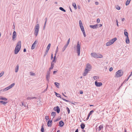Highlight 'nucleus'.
I'll return each instance as SVG.
<instances>
[{
    "instance_id": "nucleus-1",
    "label": "nucleus",
    "mask_w": 132,
    "mask_h": 132,
    "mask_svg": "<svg viewBox=\"0 0 132 132\" xmlns=\"http://www.w3.org/2000/svg\"><path fill=\"white\" fill-rule=\"evenodd\" d=\"M92 67L91 65L89 63L86 64V67L83 73V75L84 76H86L88 73V72L90 71L92 69Z\"/></svg>"
},
{
    "instance_id": "nucleus-2",
    "label": "nucleus",
    "mask_w": 132,
    "mask_h": 132,
    "mask_svg": "<svg viewBox=\"0 0 132 132\" xmlns=\"http://www.w3.org/2000/svg\"><path fill=\"white\" fill-rule=\"evenodd\" d=\"M21 41H19L17 43L14 50L15 54H17L20 51L21 47Z\"/></svg>"
},
{
    "instance_id": "nucleus-3",
    "label": "nucleus",
    "mask_w": 132,
    "mask_h": 132,
    "mask_svg": "<svg viewBox=\"0 0 132 132\" xmlns=\"http://www.w3.org/2000/svg\"><path fill=\"white\" fill-rule=\"evenodd\" d=\"M79 23L80 28L83 33L84 36V37H85L86 36V35L85 32L84 28L83 26L82 22L81 20H80L79 21Z\"/></svg>"
},
{
    "instance_id": "nucleus-4",
    "label": "nucleus",
    "mask_w": 132,
    "mask_h": 132,
    "mask_svg": "<svg viewBox=\"0 0 132 132\" xmlns=\"http://www.w3.org/2000/svg\"><path fill=\"white\" fill-rule=\"evenodd\" d=\"M123 73V72L122 70H119L116 72L115 77H121L122 76Z\"/></svg>"
},
{
    "instance_id": "nucleus-5",
    "label": "nucleus",
    "mask_w": 132,
    "mask_h": 132,
    "mask_svg": "<svg viewBox=\"0 0 132 132\" xmlns=\"http://www.w3.org/2000/svg\"><path fill=\"white\" fill-rule=\"evenodd\" d=\"M39 24H37L35 26L34 29V34L36 37H37L38 35L39 31Z\"/></svg>"
},
{
    "instance_id": "nucleus-6",
    "label": "nucleus",
    "mask_w": 132,
    "mask_h": 132,
    "mask_svg": "<svg viewBox=\"0 0 132 132\" xmlns=\"http://www.w3.org/2000/svg\"><path fill=\"white\" fill-rule=\"evenodd\" d=\"M91 55L93 57L96 58H101L103 57V56L102 55L100 54L99 55H98L95 53H92Z\"/></svg>"
},
{
    "instance_id": "nucleus-7",
    "label": "nucleus",
    "mask_w": 132,
    "mask_h": 132,
    "mask_svg": "<svg viewBox=\"0 0 132 132\" xmlns=\"http://www.w3.org/2000/svg\"><path fill=\"white\" fill-rule=\"evenodd\" d=\"M76 50L78 56H79L80 52V45L79 44V41H78L77 43Z\"/></svg>"
},
{
    "instance_id": "nucleus-8",
    "label": "nucleus",
    "mask_w": 132,
    "mask_h": 132,
    "mask_svg": "<svg viewBox=\"0 0 132 132\" xmlns=\"http://www.w3.org/2000/svg\"><path fill=\"white\" fill-rule=\"evenodd\" d=\"M95 86L97 87H100L102 85V82H98L97 80L95 81Z\"/></svg>"
},
{
    "instance_id": "nucleus-9",
    "label": "nucleus",
    "mask_w": 132,
    "mask_h": 132,
    "mask_svg": "<svg viewBox=\"0 0 132 132\" xmlns=\"http://www.w3.org/2000/svg\"><path fill=\"white\" fill-rule=\"evenodd\" d=\"M54 110L56 111L58 113H59L60 111V109L59 106L54 107Z\"/></svg>"
},
{
    "instance_id": "nucleus-10",
    "label": "nucleus",
    "mask_w": 132,
    "mask_h": 132,
    "mask_svg": "<svg viewBox=\"0 0 132 132\" xmlns=\"http://www.w3.org/2000/svg\"><path fill=\"white\" fill-rule=\"evenodd\" d=\"M50 70L48 71L47 72V74L46 75V78L47 80L49 82V79L50 77Z\"/></svg>"
},
{
    "instance_id": "nucleus-11",
    "label": "nucleus",
    "mask_w": 132,
    "mask_h": 132,
    "mask_svg": "<svg viewBox=\"0 0 132 132\" xmlns=\"http://www.w3.org/2000/svg\"><path fill=\"white\" fill-rule=\"evenodd\" d=\"M16 36V32L15 31H14L12 35V40H15V39Z\"/></svg>"
},
{
    "instance_id": "nucleus-12",
    "label": "nucleus",
    "mask_w": 132,
    "mask_h": 132,
    "mask_svg": "<svg viewBox=\"0 0 132 132\" xmlns=\"http://www.w3.org/2000/svg\"><path fill=\"white\" fill-rule=\"evenodd\" d=\"M38 43V41L37 40H36L35 42H34V43L32 44V45L31 47V50H33L35 48V47L34 46L35 45V44H37Z\"/></svg>"
},
{
    "instance_id": "nucleus-13",
    "label": "nucleus",
    "mask_w": 132,
    "mask_h": 132,
    "mask_svg": "<svg viewBox=\"0 0 132 132\" xmlns=\"http://www.w3.org/2000/svg\"><path fill=\"white\" fill-rule=\"evenodd\" d=\"M98 25L97 24H96L94 25H90L89 27L91 28L94 29H96L98 28Z\"/></svg>"
},
{
    "instance_id": "nucleus-14",
    "label": "nucleus",
    "mask_w": 132,
    "mask_h": 132,
    "mask_svg": "<svg viewBox=\"0 0 132 132\" xmlns=\"http://www.w3.org/2000/svg\"><path fill=\"white\" fill-rule=\"evenodd\" d=\"M52 120H49L47 122V125L48 127H51L52 126Z\"/></svg>"
},
{
    "instance_id": "nucleus-15",
    "label": "nucleus",
    "mask_w": 132,
    "mask_h": 132,
    "mask_svg": "<svg viewBox=\"0 0 132 132\" xmlns=\"http://www.w3.org/2000/svg\"><path fill=\"white\" fill-rule=\"evenodd\" d=\"M64 125V123L62 120L60 121L59 123V126L62 127Z\"/></svg>"
},
{
    "instance_id": "nucleus-16",
    "label": "nucleus",
    "mask_w": 132,
    "mask_h": 132,
    "mask_svg": "<svg viewBox=\"0 0 132 132\" xmlns=\"http://www.w3.org/2000/svg\"><path fill=\"white\" fill-rule=\"evenodd\" d=\"M103 125L102 124L101 125L98 127V131H99L103 129Z\"/></svg>"
},
{
    "instance_id": "nucleus-17",
    "label": "nucleus",
    "mask_w": 132,
    "mask_h": 132,
    "mask_svg": "<svg viewBox=\"0 0 132 132\" xmlns=\"http://www.w3.org/2000/svg\"><path fill=\"white\" fill-rule=\"evenodd\" d=\"M124 34L125 36L126 37H128V32L127 31L126 29H125L124 31Z\"/></svg>"
},
{
    "instance_id": "nucleus-18",
    "label": "nucleus",
    "mask_w": 132,
    "mask_h": 132,
    "mask_svg": "<svg viewBox=\"0 0 132 132\" xmlns=\"http://www.w3.org/2000/svg\"><path fill=\"white\" fill-rule=\"evenodd\" d=\"M2 100L4 101H6L7 100V99L5 97H3L2 96H0V100Z\"/></svg>"
},
{
    "instance_id": "nucleus-19",
    "label": "nucleus",
    "mask_w": 132,
    "mask_h": 132,
    "mask_svg": "<svg viewBox=\"0 0 132 132\" xmlns=\"http://www.w3.org/2000/svg\"><path fill=\"white\" fill-rule=\"evenodd\" d=\"M44 20H45V23H44V28H43V29H45V27H46V22H47V18H46Z\"/></svg>"
},
{
    "instance_id": "nucleus-20",
    "label": "nucleus",
    "mask_w": 132,
    "mask_h": 132,
    "mask_svg": "<svg viewBox=\"0 0 132 132\" xmlns=\"http://www.w3.org/2000/svg\"><path fill=\"white\" fill-rule=\"evenodd\" d=\"M117 40V38L116 37L110 40V41L112 43V44L114 42L116 41Z\"/></svg>"
},
{
    "instance_id": "nucleus-21",
    "label": "nucleus",
    "mask_w": 132,
    "mask_h": 132,
    "mask_svg": "<svg viewBox=\"0 0 132 132\" xmlns=\"http://www.w3.org/2000/svg\"><path fill=\"white\" fill-rule=\"evenodd\" d=\"M80 126L81 128L83 130L84 128L85 127V125L84 123H82L81 124Z\"/></svg>"
},
{
    "instance_id": "nucleus-22",
    "label": "nucleus",
    "mask_w": 132,
    "mask_h": 132,
    "mask_svg": "<svg viewBox=\"0 0 132 132\" xmlns=\"http://www.w3.org/2000/svg\"><path fill=\"white\" fill-rule=\"evenodd\" d=\"M40 131L42 132H44V125L42 124Z\"/></svg>"
},
{
    "instance_id": "nucleus-23",
    "label": "nucleus",
    "mask_w": 132,
    "mask_h": 132,
    "mask_svg": "<svg viewBox=\"0 0 132 132\" xmlns=\"http://www.w3.org/2000/svg\"><path fill=\"white\" fill-rule=\"evenodd\" d=\"M112 44V43L111 42L110 40V41L106 43V45L107 46H109Z\"/></svg>"
},
{
    "instance_id": "nucleus-24",
    "label": "nucleus",
    "mask_w": 132,
    "mask_h": 132,
    "mask_svg": "<svg viewBox=\"0 0 132 132\" xmlns=\"http://www.w3.org/2000/svg\"><path fill=\"white\" fill-rule=\"evenodd\" d=\"M68 45H67L66 44H65L63 48L62 49V51L63 52L66 49V48H67V46Z\"/></svg>"
},
{
    "instance_id": "nucleus-25",
    "label": "nucleus",
    "mask_w": 132,
    "mask_h": 132,
    "mask_svg": "<svg viewBox=\"0 0 132 132\" xmlns=\"http://www.w3.org/2000/svg\"><path fill=\"white\" fill-rule=\"evenodd\" d=\"M19 65L18 64L16 65L15 69V71L16 72H17L19 70Z\"/></svg>"
},
{
    "instance_id": "nucleus-26",
    "label": "nucleus",
    "mask_w": 132,
    "mask_h": 132,
    "mask_svg": "<svg viewBox=\"0 0 132 132\" xmlns=\"http://www.w3.org/2000/svg\"><path fill=\"white\" fill-rule=\"evenodd\" d=\"M126 43L127 44H128L129 43V39L128 37H126Z\"/></svg>"
},
{
    "instance_id": "nucleus-27",
    "label": "nucleus",
    "mask_w": 132,
    "mask_h": 132,
    "mask_svg": "<svg viewBox=\"0 0 132 132\" xmlns=\"http://www.w3.org/2000/svg\"><path fill=\"white\" fill-rule=\"evenodd\" d=\"M54 84L55 85V86L57 88H59V85H60L59 83L57 82H55L54 83Z\"/></svg>"
},
{
    "instance_id": "nucleus-28",
    "label": "nucleus",
    "mask_w": 132,
    "mask_h": 132,
    "mask_svg": "<svg viewBox=\"0 0 132 132\" xmlns=\"http://www.w3.org/2000/svg\"><path fill=\"white\" fill-rule=\"evenodd\" d=\"M55 94L56 96H57V97L61 98V95L60 94L57 93L55 92Z\"/></svg>"
},
{
    "instance_id": "nucleus-29",
    "label": "nucleus",
    "mask_w": 132,
    "mask_h": 132,
    "mask_svg": "<svg viewBox=\"0 0 132 132\" xmlns=\"http://www.w3.org/2000/svg\"><path fill=\"white\" fill-rule=\"evenodd\" d=\"M54 63H53L52 62H51V67L50 68V70L51 69H52L54 67Z\"/></svg>"
},
{
    "instance_id": "nucleus-30",
    "label": "nucleus",
    "mask_w": 132,
    "mask_h": 132,
    "mask_svg": "<svg viewBox=\"0 0 132 132\" xmlns=\"http://www.w3.org/2000/svg\"><path fill=\"white\" fill-rule=\"evenodd\" d=\"M0 103H2V104H3L4 105H5L7 103V102H4L3 101H0Z\"/></svg>"
},
{
    "instance_id": "nucleus-31",
    "label": "nucleus",
    "mask_w": 132,
    "mask_h": 132,
    "mask_svg": "<svg viewBox=\"0 0 132 132\" xmlns=\"http://www.w3.org/2000/svg\"><path fill=\"white\" fill-rule=\"evenodd\" d=\"M56 113L55 112H52L51 113V116H53V118H54L56 115Z\"/></svg>"
},
{
    "instance_id": "nucleus-32",
    "label": "nucleus",
    "mask_w": 132,
    "mask_h": 132,
    "mask_svg": "<svg viewBox=\"0 0 132 132\" xmlns=\"http://www.w3.org/2000/svg\"><path fill=\"white\" fill-rule=\"evenodd\" d=\"M15 85V83H12L8 87L10 89L12 88Z\"/></svg>"
},
{
    "instance_id": "nucleus-33",
    "label": "nucleus",
    "mask_w": 132,
    "mask_h": 132,
    "mask_svg": "<svg viewBox=\"0 0 132 132\" xmlns=\"http://www.w3.org/2000/svg\"><path fill=\"white\" fill-rule=\"evenodd\" d=\"M131 0H127L126 3V6L128 5L130 3V1Z\"/></svg>"
},
{
    "instance_id": "nucleus-34",
    "label": "nucleus",
    "mask_w": 132,
    "mask_h": 132,
    "mask_svg": "<svg viewBox=\"0 0 132 132\" xmlns=\"http://www.w3.org/2000/svg\"><path fill=\"white\" fill-rule=\"evenodd\" d=\"M59 9L61 11H63L64 12H66V10H64L63 7H59Z\"/></svg>"
},
{
    "instance_id": "nucleus-35",
    "label": "nucleus",
    "mask_w": 132,
    "mask_h": 132,
    "mask_svg": "<svg viewBox=\"0 0 132 132\" xmlns=\"http://www.w3.org/2000/svg\"><path fill=\"white\" fill-rule=\"evenodd\" d=\"M72 5L74 7V8L76 9H77V6L76 4L75 3H72Z\"/></svg>"
},
{
    "instance_id": "nucleus-36",
    "label": "nucleus",
    "mask_w": 132,
    "mask_h": 132,
    "mask_svg": "<svg viewBox=\"0 0 132 132\" xmlns=\"http://www.w3.org/2000/svg\"><path fill=\"white\" fill-rule=\"evenodd\" d=\"M51 45V44L50 43H49L47 47V50H49L50 49V46Z\"/></svg>"
},
{
    "instance_id": "nucleus-37",
    "label": "nucleus",
    "mask_w": 132,
    "mask_h": 132,
    "mask_svg": "<svg viewBox=\"0 0 132 132\" xmlns=\"http://www.w3.org/2000/svg\"><path fill=\"white\" fill-rule=\"evenodd\" d=\"M49 50H47L46 49V51L45 53V54L44 55V57L45 56L47 55V54L48 52V51Z\"/></svg>"
},
{
    "instance_id": "nucleus-38",
    "label": "nucleus",
    "mask_w": 132,
    "mask_h": 132,
    "mask_svg": "<svg viewBox=\"0 0 132 132\" xmlns=\"http://www.w3.org/2000/svg\"><path fill=\"white\" fill-rule=\"evenodd\" d=\"M93 78L95 80H96L99 79V77L97 76H94L93 77Z\"/></svg>"
},
{
    "instance_id": "nucleus-39",
    "label": "nucleus",
    "mask_w": 132,
    "mask_h": 132,
    "mask_svg": "<svg viewBox=\"0 0 132 132\" xmlns=\"http://www.w3.org/2000/svg\"><path fill=\"white\" fill-rule=\"evenodd\" d=\"M9 89H10V88H9V87H8L5 88L3 90V91H6L7 90H8Z\"/></svg>"
},
{
    "instance_id": "nucleus-40",
    "label": "nucleus",
    "mask_w": 132,
    "mask_h": 132,
    "mask_svg": "<svg viewBox=\"0 0 132 132\" xmlns=\"http://www.w3.org/2000/svg\"><path fill=\"white\" fill-rule=\"evenodd\" d=\"M94 112V111L93 110H92L89 113V115L90 116L91 115L92 113Z\"/></svg>"
},
{
    "instance_id": "nucleus-41",
    "label": "nucleus",
    "mask_w": 132,
    "mask_h": 132,
    "mask_svg": "<svg viewBox=\"0 0 132 132\" xmlns=\"http://www.w3.org/2000/svg\"><path fill=\"white\" fill-rule=\"evenodd\" d=\"M66 109L67 110L68 114H69L70 113V110L69 108L68 107H67Z\"/></svg>"
},
{
    "instance_id": "nucleus-42",
    "label": "nucleus",
    "mask_w": 132,
    "mask_h": 132,
    "mask_svg": "<svg viewBox=\"0 0 132 132\" xmlns=\"http://www.w3.org/2000/svg\"><path fill=\"white\" fill-rule=\"evenodd\" d=\"M116 8L118 10H119L120 9V7L118 5H117L116 6Z\"/></svg>"
},
{
    "instance_id": "nucleus-43",
    "label": "nucleus",
    "mask_w": 132,
    "mask_h": 132,
    "mask_svg": "<svg viewBox=\"0 0 132 132\" xmlns=\"http://www.w3.org/2000/svg\"><path fill=\"white\" fill-rule=\"evenodd\" d=\"M70 38H69L68 39L67 42V44H66L67 45H68L69 43L70 42Z\"/></svg>"
},
{
    "instance_id": "nucleus-44",
    "label": "nucleus",
    "mask_w": 132,
    "mask_h": 132,
    "mask_svg": "<svg viewBox=\"0 0 132 132\" xmlns=\"http://www.w3.org/2000/svg\"><path fill=\"white\" fill-rule=\"evenodd\" d=\"M45 119L46 120H48L49 119V117L48 116H46L45 117Z\"/></svg>"
},
{
    "instance_id": "nucleus-45",
    "label": "nucleus",
    "mask_w": 132,
    "mask_h": 132,
    "mask_svg": "<svg viewBox=\"0 0 132 132\" xmlns=\"http://www.w3.org/2000/svg\"><path fill=\"white\" fill-rule=\"evenodd\" d=\"M22 106H24V107H26V104H24V102H22Z\"/></svg>"
},
{
    "instance_id": "nucleus-46",
    "label": "nucleus",
    "mask_w": 132,
    "mask_h": 132,
    "mask_svg": "<svg viewBox=\"0 0 132 132\" xmlns=\"http://www.w3.org/2000/svg\"><path fill=\"white\" fill-rule=\"evenodd\" d=\"M35 75V73L32 72H30V75L31 76H34Z\"/></svg>"
},
{
    "instance_id": "nucleus-47",
    "label": "nucleus",
    "mask_w": 132,
    "mask_h": 132,
    "mask_svg": "<svg viewBox=\"0 0 132 132\" xmlns=\"http://www.w3.org/2000/svg\"><path fill=\"white\" fill-rule=\"evenodd\" d=\"M56 60L55 59H53V60L51 62H52L53 63V62L55 63L56 62Z\"/></svg>"
},
{
    "instance_id": "nucleus-48",
    "label": "nucleus",
    "mask_w": 132,
    "mask_h": 132,
    "mask_svg": "<svg viewBox=\"0 0 132 132\" xmlns=\"http://www.w3.org/2000/svg\"><path fill=\"white\" fill-rule=\"evenodd\" d=\"M32 99V97H28L27 98V100H31Z\"/></svg>"
},
{
    "instance_id": "nucleus-49",
    "label": "nucleus",
    "mask_w": 132,
    "mask_h": 132,
    "mask_svg": "<svg viewBox=\"0 0 132 132\" xmlns=\"http://www.w3.org/2000/svg\"><path fill=\"white\" fill-rule=\"evenodd\" d=\"M100 20L99 18H98L97 19V23H99L100 22Z\"/></svg>"
},
{
    "instance_id": "nucleus-50",
    "label": "nucleus",
    "mask_w": 132,
    "mask_h": 132,
    "mask_svg": "<svg viewBox=\"0 0 132 132\" xmlns=\"http://www.w3.org/2000/svg\"><path fill=\"white\" fill-rule=\"evenodd\" d=\"M129 77H128V78H127V79H126L124 81V82H123V83H125L127 81L128 79H129Z\"/></svg>"
},
{
    "instance_id": "nucleus-51",
    "label": "nucleus",
    "mask_w": 132,
    "mask_h": 132,
    "mask_svg": "<svg viewBox=\"0 0 132 132\" xmlns=\"http://www.w3.org/2000/svg\"><path fill=\"white\" fill-rule=\"evenodd\" d=\"M61 119V118H60L57 119L54 121V122L57 121H59V120H60Z\"/></svg>"
},
{
    "instance_id": "nucleus-52",
    "label": "nucleus",
    "mask_w": 132,
    "mask_h": 132,
    "mask_svg": "<svg viewBox=\"0 0 132 132\" xmlns=\"http://www.w3.org/2000/svg\"><path fill=\"white\" fill-rule=\"evenodd\" d=\"M58 51V47L57 46L56 48V50L55 51V52H56V53H57Z\"/></svg>"
},
{
    "instance_id": "nucleus-53",
    "label": "nucleus",
    "mask_w": 132,
    "mask_h": 132,
    "mask_svg": "<svg viewBox=\"0 0 132 132\" xmlns=\"http://www.w3.org/2000/svg\"><path fill=\"white\" fill-rule=\"evenodd\" d=\"M95 4L96 5H97L99 4L98 2H95Z\"/></svg>"
},
{
    "instance_id": "nucleus-54",
    "label": "nucleus",
    "mask_w": 132,
    "mask_h": 132,
    "mask_svg": "<svg viewBox=\"0 0 132 132\" xmlns=\"http://www.w3.org/2000/svg\"><path fill=\"white\" fill-rule=\"evenodd\" d=\"M113 70V68L112 67H111L109 69V71H111Z\"/></svg>"
},
{
    "instance_id": "nucleus-55",
    "label": "nucleus",
    "mask_w": 132,
    "mask_h": 132,
    "mask_svg": "<svg viewBox=\"0 0 132 132\" xmlns=\"http://www.w3.org/2000/svg\"><path fill=\"white\" fill-rule=\"evenodd\" d=\"M79 93L81 94H82L83 93V92L82 90H80Z\"/></svg>"
},
{
    "instance_id": "nucleus-56",
    "label": "nucleus",
    "mask_w": 132,
    "mask_h": 132,
    "mask_svg": "<svg viewBox=\"0 0 132 132\" xmlns=\"http://www.w3.org/2000/svg\"><path fill=\"white\" fill-rule=\"evenodd\" d=\"M3 73H2V72L0 73V77L3 75Z\"/></svg>"
},
{
    "instance_id": "nucleus-57",
    "label": "nucleus",
    "mask_w": 132,
    "mask_h": 132,
    "mask_svg": "<svg viewBox=\"0 0 132 132\" xmlns=\"http://www.w3.org/2000/svg\"><path fill=\"white\" fill-rule=\"evenodd\" d=\"M57 71H55L53 72V74H55L56 73Z\"/></svg>"
},
{
    "instance_id": "nucleus-58",
    "label": "nucleus",
    "mask_w": 132,
    "mask_h": 132,
    "mask_svg": "<svg viewBox=\"0 0 132 132\" xmlns=\"http://www.w3.org/2000/svg\"><path fill=\"white\" fill-rule=\"evenodd\" d=\"M23 51L24 52H26V49L25 48H24L23 49Z\"/></svg>"
},
{
    "instance_id": "nucleus-59",
    "label": "nucleus",
    "mask_w": 132,
    "mask_h": 132,
    "mask_svg": "<svg viewBox=\"0 0 132 132\" xmlns=\"http://www.w3.org/2000/svg\"><path fill=\"white\" fill-rule=\"evenodd\" d=\"M51 59H52L53 58V54L52 53L51 54Z\"/></svg>"
},
{
    "instance_id": "nucleus-60",
    "label": "nucleus",
    "mask_w": 132,
    "mask_h": 132,
    "mask_svg": "<svg viewBox=\"0 0 132 132\" xmlns=\"http://www.w3.org/2000/svg\"><path fill=\"white\" fill-rule=\"evenodd\" d=\"M75 132H78V128L76 130Z\"/></svg>"
},
{
    "instance_id": "nucleus-61",
    "label": "nucleus",
    "mask_w": 132,
    "mask_h": 132,
    "mask_svg": "<svg viewBox=\"0 0 132 132\" xmlns=\"http://www.w3.org/2000/svg\"><path fill=\"white\" fill-rule=\"evenodd\" d=\"M132 75V71L131 72L129 76V78L130 77H131Z\"/></svg>"
},
{
    "instance_id": "nucleus-62",
    "label": "nucleus",
    "mask_w": 132,
    "mask_h": 132,
    "mask_svg": "<svg viewBox=\"0 0 132 132\" xmlns=\"http://www.w3.org/2000/svg\"><path fill=\"white\" fill-rule=\"evenodd\" d=\"M64 101L66 102H69V100H68L65 99H64Z\"/></svg>"
},
{
    "instance_id": "nucleus-63",
    "label": "nucleus",
    "mask_w": 132,
    "mask_h": 132,
    "mask_svg": "<svg viewBox=\"0 0 132 132\" xmlns=\"http://www.w3.org/2000/svg\"><path fill=\"white\" fill-rule=\"evenodd\" d=\"M102 26V24H99V27H100Z\"/></svg>"
},
{
    "instance_id": "nucleus-64",
    "label": "nucleus",
    "mask_w": 132,
    "mask_h": 132,
    "mask_svg": "<svg viewBox=\"0 0 132 132\" xmlns=\"http://www.w3.org/2000/svg\"><path fill=\"white\" fill-rule=\"evenodd\" d=\"M48 88V84H47V87L46 88V89L47 90Z\"/></svg>"
}]
</instances>
